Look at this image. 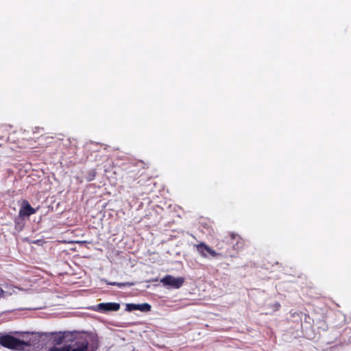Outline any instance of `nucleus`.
Segmentation results:
<instances>
[{
	"label": "nucleus",
	"instance_id": "f257e3e1",
	"mask_svg": "<svg viewBox=\"0 0 351 351\" xmlns=\"http://www.w3.org/2000/svg\"><path fill=\"white\" fill-rule=\"evenodd\" d=\"M69 340V342L73 343L71 351H96L99 348L98 337L93 333L73 331Z\"/></svg>",
	"mask_w": 351,
	"mask_h": 351
},
{
	"label": "nucleus",
	"instance_id": "ddd939ff",
	"mask_svg": "<svg viewBox=\"0 0 351 351\" xmlns=\"http://www.w3.org/2000/svg\"><path fill=\"white\" fill-rule=\"evenodd\" d=\"M127 310H128V311L138 310V304H127Z\"/></svg>",
	"mask_w": 351,
	"mask_h": 351
},
{
	"label": "nucleus",
	"instance_id": "6e6552de",
	"mask_svg": "<svg viewBox=\"0 0 351 351\" xmlns=\"http://www.w3.org/2000/svg\"><path fill=\"white\" fill-rule=\"evenodd\" d=\"M36 210L32 207L27 200H23L19 210V216L21 217H29L36 213Z\"/></svg>",
	"mask_w": 351,
	"mask_h": 351
},
{
	"label": "nucleus",
	"instance_id": "4468645a",
	"mask_svg": "<svg viewBox=\"0 0 351 351\" xmlns=\"http://www.w3.org/2000/svg\"><path fill=\"white\" fill-rule=\"evenodd\" d=\"M3 293V289L0 287V298L2 296Z\"/></svg>",
	"mask_w": 351,
	"mask_h": 351
},
{
	"label": "nucleus",
	"instance_id": "0eeeda50",
	"mask_svg": "<svg viewBox=\"0 0 351 351\" xmlns=\"http://www.w3.org/2000/svg\"><path fill=\"white\" fill-rule=\"evenodd\" d=\"M45 332H32L29 335L27 340H23L24 346H34L40 348L43 346L41 340L45 337Z\"/></svg>",
	"mask_w": 351,
	"mask_h": 351
},
{
	"label": "nucleus",
	"instance_id": "39448f33",
	"mask_svg": "<svg viewBox=\"0 0 351 351\" xmlns=\"http://www.w3.org/2000/svg\"><path fill=\"white\" fill-rule=\"evenodd\" d=\"M193 246L194 247H195L197 252L203 258H208V254H209L211 257L213 258L221 256V253H217L215 250L210 247L204 242H201L198 244H195Z\"/></svg>",
	"mask_w": 351,
	"mask_h": 351
},
{
	"label": "nucleus",
	"instance_id": "20e7f679",
	"mask_svg": "<svg viewBox=\"0 0 351 351\" xmlns=\"http://www.w3.org/2000/svg\"><path fill=\"white\" fill-rule=\"evenodd\" d=\"M45 338L50 339L55 344L60 345L63 342L69 343L73 335V331L45 332Z\"/></svg>",
	"mask_w": 351,
	"mask_h": 351
},
{
	"label": "nucleus",
	"instance_id": "1a4fd4ad",
	"mask_svg": "<svg viewBox=\"0 0 351 351\" xmlns=\"http://www.w3.org/2000/svg\"><path fill=\"white\" fill-rule=\"evenodd\" d=\"M120 304L117 302L99 303L97 304V310L101 312L117 311L120 309Z\"/></svg>",
	"mask_w": 351,
	"mask_h": 351
},
{
	"label": "nucleus",
	"instance_id": "9d476101",
	"mask_svg": "<svg viewBox=\"0 0 351 351\" xmlns=\"http://www.w3.org/2000/svg\"><path fill=\"white\" fill-rule=\"evenodd\" d=\"M51 351H71V346L67 345L62 347H56L53 346L50 350Z\"/></svg>",
	"mask_w": 351,
	"mask_h": 351
},
{
	"label": "nucleus",
	"instance_id": "7ed1b4c3",
	"mask_svg": "<svg viewBox=\"0 0 351 351\" xmlns=\"http://www.w3.org/2000/svg\"><path fill=\"white\" fill-rule=\"evenodd\" d=\"M0 345L3 347L13 350H20L24 348L23 340H20L9 335L0 336Z\"/></svg>",
	"mask_w": 351,
	"mask_h": 351
},
{
	"label": "nucleus",
	"instance_id": "423d86ee",
	"mask_svg": "<svg viewBox=\"0 0 351 351\" xmlns=\"http://www.w3.org/2000/svg\"><path fill=\"white\" fill-rule=\"evenodd\" d=\"M160 282L164 286H168L174 289H179L183 285L184 278L183 277L176 278L171 275H167L160 280Z\"/></svg>",
	"mask_w": 351,
	"mask_h": 351
},
{
	"label": "nucleus",
	"instance_id": "9b49d317",
	"mask_svg": "<svg viewBox=\"0 0 351 351\" xmlns=\"http://www.w3.org/2000/svg\"><path fill=\"white\" fill-rule=\"evenodd\" d=\"M151 305L147 303L138 304V310L143 312L149 311Z\"/></svg>",
	"mask_w": 351,
	"mask_h": 351
},
{
	"label": "nucleus",
	"instance_id": "f8f14e48",
	"mask_svg": "<svg viewBox=\"0 0 351 351\" xmlns=\"http://www.w3.org/2000/svg\"><path fill=\"white\" fill-rule=\"evenodd\" d=\"M110 285H113V286H117L119 287H125L126 285H132V284L131 283H128V282H123V283H119V282H110L109 283Z\"/></svg>",
	"mask_w": 351,
	"mask_h": 351
},
{
	"label": "nucleus",
	"instance_id": "f03ea898",
	"mask_svg": "<svg viewBox=\"0 0 351 351\" xmlns=\"http://www.w3.org/2000/svg\"><path fill=\"white\" fill-rule=\"evenodd\" d=\"M245 241L240 235L234 232H228L223 239L217 243V247L223 250L226 256H237L239 251L243 249Z\"/></svg>",
	"mask_w": 351,
	"mask_h": 351
}]
</instances>
